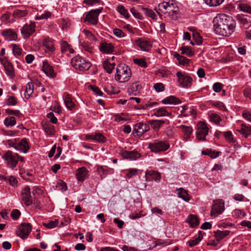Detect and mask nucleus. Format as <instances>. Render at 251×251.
<instances>
[{
	"mask_svg": "<svg viewBox=\"0 0 251 251\" xmlns=\"http://www.w3.org/2000/svg\"><path fill=\"white\" fill-rule=\"evenodd\" d=\"M213 23L215 33L222 36L231 35L236 27V22L232 18L224 14L217 15Z\"/></svg>",
	"mask_w": 251,
	"mask_h": 251,
	"instance_id": "f257e3e1",
	"label": "nucleus"
},
{
	"mask_svg": "<svg viewBox=\"0 0 251 251\" xmlns=\"http://www.w3.org/2000/svg\"><path fill=\"white\" fill-rule=\"evenodd\" d=\"M131 76L130 68L126 65H119L116 68L115 78L120 83L127 82Z\"/></svg>",
	"mask_w": 251,
	"mask_h": 251,
	"instance_id": "f03ea898",
	"label": "nucleus"
},
{
	"mask_svg": "<svg viewBox=\"0 0 251 251\" xmlns=\"http://www.w3.org/2000/svg\"><path fill=\"white\" fill-rule=\"evenodd\" d=\"M158 10L164 14H167L169 16L173 18L176 14L178 7L173 0L163 1L158 4Z\"/></svg>",
	"mask_w": 251,
	"mask_h": 251,
	"instance_id": "7ed1b4c3",
	"label": "nucleus"
},
{
	"mask_svg": "<svg viewBox=\"0 0 251 251\" xmlns=\"http://www.w3.org/2000/svg\"><path fill=\"white\" fill-rule=\"evenodd\" d=\"M71 64L76 70L79 71L88 70L92 66L89 61H86L79 55L72 59Z\"/></svg>",
	"mask_w": 251,
	"mask_h": 251,
	"instance_id": "20e7f679",
	"label": "nucleus"
},
{
	"mask_svg": "<svg viewBox=\"0 0 251 251\" xmlns=\"http://www.w3.org/2000/svg\"><path fill=\"white\" fill-rule=\"evenodd\" d=\"M2 158L5 160L8 167L14 168L18 163L19 155L16 153L8 151L2 156Z\"/></svg>",
	"mask_w": 251,
	"mask_h": 251,
	"instance_id": "39448f33",
	"label": "nucleus"
},
{
	"mask_svg": "<svg viewBox=\"0 0 251 251\" xmlns=\"http://www.w3.org/2000/svg\"><path fill=\"white\" fill-rule=\"evenodd\" d=\"M169 147V144L165 141H155L153 143H150L148 147L152 152H159L167 150Z\"/></svg>",
	"mask_w": 251,
	"mask_h": 251,
	"instance_id": "423d86ee",
	"label": "nucleus"
},
{
	"mask_svg": "<svg viewBox=\"0 0 251 251\" xmlns=\"http://www.w3.org/2000/svg\"><path fill=\"white\" fill-rule=\"evenodd\" d=\"M102 8H98L90 10L87 14L84 22H87L89 24L96 25L98 23V16L101 12Z\"/></svg>",
	"mask_w": 251,
	"mask_h": 251,
	"instance_id": "0eeeda50",
	"label": "nucleus"
},
{
	"mask_svg": "<svg viewBox=\"0 0 251 251\" xmlns=\"http://www.w3.org/2000/svg\"><path fill=\"white\" fill-rule=\"evenodd\" d=\"M196 138L199 141H204L208 134L209 128L206 124L200 122L197 125Z\"/></svg>",
	"mask_w": 251,
	"mask_h": 251,
	"instance_id": "6e6552de",
	"label": "nucleus"
},
{
	"mask_svg": "<svg viewBox=\"0 0 251 251\" xmlns=\"http://www.w3.org/2000/svg\"><path fill=\"white\" fill-rule=\"evenodd\" d=\"M31 225L29 223H22L18 227L17 234L21 238L25 239L28 237L31 231Z\"/></svg>",
	"mask_w": 251,
	"mask_h": 251,
	"instance_id": "1a4fd4ad",
	"label": "nucleus"
},
{
	"mask_svg": "<svg viewBox=\"0 0 251 251\" xmlns=\"http://www.w3.org/2000/svg\"><path fill=\"white\" fill-rule=\"evenodd\" d=\"M42 47L45 52L49 54H51L55 50L53 40L49 37L45 36L43 38L42 42Z\"/></svg>",
	"mask_w": 251,
	"mask_h": 251,
	"instance_id": "9d476101",
	"label": "nucleus"
},
{
	"mask_svg": "<svg viewBox=\"0 0 251 251\" xmlns=\"http://www.w3.org/2000/svg\"><path fill=\"white\" fill-rule=\"evenodd\" d=\"M224 210V202L222 200L214 201L211 210V215L216 217L221 214Z\"/></svg>",
	"mask_w": 251,
	"mask_h": 251,
	"instance_id": "9b49d317",
	"label": "nucleus"
},
{
	"mask_svg": "<svg viewBox=\"0 0 251 251\" xmlns=\"http://www.w3.org/2000/svg\"><path fill=\"white\" fill-rule=\"evenodd\" d=\"M178 81L183 87H189L192 83V78L191 77L187 75L182 73L180 71H178L176 74Z\"/></svg>",
	"mask_w": 251,
	"mask_h": 251,
	"instance_id": "f8f14e48",
	"label": "nucleus"
},
{
	"mask_svg": "<svg viewBox=\"0 0 251 251\" xmlns=\"http://www.w3.org/2000/svg\"><path fill=\"white\" fill-rule=\"evenodd\" d=\"M150 126L146 124L142 123H137L135 125L133 130V134L134 136H141L150 130Z\"/></svg>",
	"mask_w": 251,
	"mask_h": 251,
	"instance_id": "ddd939ff",
	"label": "nucleus"
},
{
	"mask_svg": "<svg viewBox=\"0 0 251 251\" xmlns=\"http://www.w3.org/2000/svg\"><path fill=\"white\" fill-rule=\"evenodd\" d=\"M135 43L143 51H148L152 47L151 41L145 38H138L135 40Z\"/></svg>",
	"mask_w": 251,
	"mask_h": 251,
	"instance_id": "4468645a",
	"label": "nucleus"
},
{
	"mask_svg": "<svg viewBox=\"0 0 251 251\" xmlns=\"http://www.w3.org/2000/svg\"><path fill=\"white\" fill-rule=\"evenodd\" d=\"M34 22H31L29 25L25 24L21 29V32L24 38H29L35 31Z\"/></svg>",
	"mask_w": 251,
	"mask_h": 251,
	"instance_id": "2eb2a0df",
	"label": "nucleus"
},
{
	"mask_svg": "<svg viewBox=\"0 0 251 251\" xmlns=\"http://www.w3.org/2000/svg\"><path fill=\"white\" fill-rule=\"evenodd\" d=\"M31 198L30 189L29 186H25L22 192V199L26 206H30L32 204Z\"/></svg>",
	"mask_w": 251,
	"mask_h": 251,
	"instance_id": "dca6fc26",
	"label": "nucleus"
},
{
	"mask_svg": "<svg viewBox=\"0 0 251 251\" xmlns=\"http://www.w3.org/2000/svg\"><path fill=\"white\" fill-rule=\"evenodd\" d=\"M146 180H154L157 182H160L161 178V176L160 173L154 170H151L146 172Z\"/></svg>",
	"mask_w": 251,
	"mask_h": 251,
	"instance_id": "f3484780",
	"label": "nucleus"
},
{
	"mask_svg": "<svg viewBox=\"0 0 251 251\" xmlns=\"http://www.w3.org/2000/svg\"><path fill=\"white\" fill-rule=\"evenodd\" d=\"M141 89V84L139 82L137 81L132 83L128 88L127 92L130 96H137L139 94Z\"/></svg>",
	"mask_w": 251,
	"mask_h": 251,
	"instance_id": "a211bd4d",
	"label": "nucleus"
},
{
	"mask_svg": "<svg viewBox=\"0 0 251 251\" xmlns=\"http://www.w3.org/2000/svg\"><path fill=\"white\" fill-rule=\"evenodd\" d=\"M121 154L124 158L130 160H136L140 157L141 155L137 151H123Z\"/></svg>",
	"mask_w": 251,
	"mask_h": 251,
	"instance_id": "6ab92c4d",
	"label": "nucleus"
},
{
	"mask_svg": "<svg viewBox=\"0 0 251 251\" xmlns=\"http://www.w3.org/2000/svg\"><path fill=\"white\" fill-rule=\"evenodd\" d=\"M88 171L86 168H79L76 173V176L78 181L83 182L88 176Z\"/></svg>",
	"mask_w": 251,
	"mask_h": 251,
	"instance_id": "aec40b11",
	"label": "nucleus"
},
{
	"mask_svg": "<svg viewBox=\"0 0 251 251\" xmlns=\"http://www.w3.org/2000/svg\"><path fill=\"white\" fill-rule=\"evenodd\" d=\"M14 148L18 151L26 153L29 150V146L25 139H23L18 144H15Z\"/></svg>",
	"mask_w": 251,
	"mask_h": 251,
	"instance_id": "412c9836",
	"label": "nucleus"
},
{
	"mask_svg": "<svg viewBox=\"0 0 251 251\" xmlns=\"http://www.w3.org/2000/svg\"><path fill=\"white\" fill-rule=\"evenodd\" d=\"M114 48L112 44L107 42L101 43L99 47L100 51L105 53L112 52L114 51Z\"/></svg>",
	"mask_w": 251,
	"mask_h": 251,
	"instance_id": "4be33fe9",
	"label": "nucleus"
},
{
	"mask_svg": "<svg viewBox=\"0 0 251 251\" xmlns=\"http://www.w3.org/2000/svg\"><path fill=\"white\" fill-rule=\"evenodd\" d=\"M42 70L47 75L49 76L53 77L55 75L52 67L49 64L47 61H44L43 62Z\"/></svg>",
	"mask_w": 251,
	"mask_h": 251,
	"instance_id": "5701e85b",
	"label": "nucleus"
},
{
	"mask_svg": "<svg viewBox=\"0 0 251 251\" xmlns=\"http://www.w3.org/2000/svg\"><path fill=\"white\" fill-rule=\"evenodd\" d=\"M88 139H92L97 141L99 143H105L106 141V138L101 133H96L94 134H91L86 135Z\"/></svg>",
	"mask_w": 251,
	"mask_h": 251,
	"instance_id": "b1692460",
	"label": "nucleus"
},
{
	"mask_svg": "<svg viewBox=\"0 0 251 251\" xmlns=\"http://www.w3.org/2000/svg\"><path fill=\"white\" fill-rule=\"evenodd\" d=\"M2 35L4 37L6 40L8 41L15 40L17 38V34L11 29L3 31L2 33Z\"/></svg>",
	"mask_w": 251,
	"mask_h": 251,
	"instance_id": "393cba45",
	"label": "nucleus"
},
{
	"mask_svg": "<svg viewBox=\"0 0 251 251\" xmlns=\"http://www.w3.org/2000/svg\"><path fill=\"white\" fill-rule=\"evenodd\" d=\"M181 102L180 100L174 96L168 97L162 100L163 104H177Z\"/></svg>",
	"mask_w": 251,
	"mask_h": 251,
	"instance_id": "a878e982",
	"label": "nucleus"
},
{
	"mask_svg": "<svg viewBox=\"0 0 251 251\" xmlns=\"http://www.w3.org/2000/svg\"><path fill=\"white\" fill-rule=\"evenodd\" d=\"M64 102L67 108L71 110L75 106V103L72 101L71 95L68 93H65L64 95Z\"/></svg>",
	"mask_w": 251,
	"mask_h": 251,
	"instance_id": "bb28decb",
	"label": "nucleus"
},
{
	"mask_svg": "<svg viewBox=\"0 0 251 251\" xmlns=\"http://www.w3.org/2000/svg\"><path fill=\"white\" fill-rule=\"evenodd\" d=\"M186 221L190 224V226L195 227L199 225V221L197 216L194 215H190Z\"/></svg>",
	"mask_w": 251,
	"mask_h": 251,
	"instance_id": "cd10ccee",
	"label": "nucleus"
},
{
	"mask_svg": "<svg viewBox=\"0 0 251 251\" xmlns=\"http://www.w3.org/2000/svg\"><path fill=\"white\" fill-rule=\"evenodd\" d=\"M177 191L178 197L181 198L186 201H188L190 200L189 195L183 188L177 189Z\"/></svg>",
	"mask_w": 251,
	"mask_h": 251,
	"instance_id": "c85d7f7f",
	"label": "nucleus"
},
{
	"mask_svg": "<svg viewBox=\"0 0 251 251\" xmlns=\"http://www.w3.org/2000/svg\"><path fill=\"white\" fill-rule=\"evenodd\" d=\"M149 123L154 129L158 130L161 126L165 123V121L162 120H152L150 121Z\"/></svg>",
	"mask_w": 251,
	"mask_h": 251,
	"instance_id": "c756f323",
	"label": "nucleus"
},
{
	"mask_svg": "<svg viewBox=\"0 0 251 251\" xmlns=\"http://www.w3.org/2000/svg\"><path fill=\"white\" fill-rule=\"evenodd\" d=\"M154 115L156 117L170 116L171 113L166 110V107H162L157 110Z\"/></svg>",
	"mask_w": 251,
	"mask_h": 251,
	"instance_id": "7c9ffc66",
	"label": "nucleus"
},
{
	"mask_svg": "<svg viewBox=\"0 0 251 251\" xmlns=\"http://www.w3.org/2000/svg\"><path fill=\"white\" fill-rule=\"evenodd\" d=\"M33 92V84L32 82H28L25 86V99H28Z\"/></svg>",
	"mask_w": 251,
	"mask_h": 251,
	"instance_id": "2f4dec72",
	"label": "nucleus"
},
{
	"mask_svg": "<svg viewBox=\"0 0 251 251\" xmlns=\"http://www.w3.org/2000/svg\"><path fill=\"white\" fill-rule=\"evenodd\" d=\"M238 8L246 13L251 14V4L245 3H240L238 5Z\"/></svg>",
	"mask_w": 251,
	"mask_h": 251,
	"instance_id": "473e14b6",
	"label": "nucleus"
},
{
	"mask_svg": "<svg viewBox=\"0 0 251 251\" xmlns=\"http://www.w3.org/2000/svg\"><path fill=\"white\" fill-rule=\"evenodd\" d=\"M230 233V231L229 230H217L214 232L215 236L218 241H220L224 237L226 236Z\"/></svg>",
	"mask_w": 251,
	"mask_h": 251,
	"instance_id": "72a5a7b5",
	"label": "nucleus"
},
{
	"mask_svg": "<svg viewBox=\"0 0 251 251\" xmlns=\"http://www.w3.org/2000/svg\"><path fill=\"white\" fill-rule=\"evenodd\" d=\"M27 14L28 11L25 9H16L13 12V16L15 18H21L26 16Z\"/></svg>",
	"mask_w": 251,
	"mask_h": 251,
	"instance_id": "f704fd0d",
	"label": "nucleus"
},
{
	"mask_svg": "<svg viewBox=\"0 0 251 251\" xmlns=\"http://www.w3.org/2000/svg\"><path fill=\"white\" fill-rule=\"evenodd\" d=\"M103 66L104 69L106 72L108 74H111L114 68L115 64L114 63H110L108 61L106 60L104 62Z\"/></svg>",
	"mask_w": 251,
	"mask_h": 251,
	"instance_id": "c9c22d12",
	"label": "nucleus"
},
{
	"mask_svg": "<svg viewBox=\"0 0 251 251\" xmlns=\"http://www.w3.org/2000/svg\"><path fill=\"white\" fill-rule=\"evenodd\" d=\"M181 128L187 138L190 137V135L193 132V128L191 126L182 125Z\"/></svg>",
	"mask_w": 251,
	"mask_h": 251,
	"instance_id": "e433bc0d",
	"label": "nucleus"
},
{
	"mask_svg": "<svg viewBox=\"0 0 251 251\" xmlns=\"http://www.w3.org/2000/svg\"><path fill=\"white\" fill-rule=\"evenodd\" d=\"M220 152V151L208 150L207 151H202V153L203 154L207 155L212 158H215L217 157L219 155Z\"/></svg>",
	"mask_w": 251,
	"mask_h": 251,
	"instance_id": "4c0bfd02",
	"label": "nucleus"
},
{
	"mask_svg": "<svg viewBox=\"0 0 251 251\" xmlns=\"http://www.w3.org/2000/svg\"><path fill=\"white\" fill-rule=\"evenodd\" d=\"M181 53L183 54H186L189 57H191L194 55V52L191 50L190 47L188 46H182L180 48Z\"/></svg>",
	"mask_w": 251,
	"mask_h": 251,
	"instance_id": "58836bf2",
	"label": "nucleus"
},
{
	"mask_svg": "<svg viewBox=\"0 0 251 251\" xmlns=\"http://www.w3.org/2000/svg\"><path fill=\"white\" fill-rule=\"evenodd\" d=\"M204 2L210 6H218L221 5L224 0H204Z\"/></svg>",
	"mask_w": 251,
	"mask_h": 251,
	"instance_id": "ea45409f",
	"label": "nucleus"
},
{
	"mask_svg": "<svg viewBox=\"0 0 251 251\" xmlns=\"http://www.w3.org/2000/svg\"><path fill=\"white\" fill-rule=\"evenodd\" d=\"M239 131L246 138H247L249 135H251V127L242 125V127Z\"/></svg>",
	"mask_w": 251,
	"mask_h": 251,
	"instance_id": "a19ab883",
	"label": "nucleus"
},
{
	"mask_svg": "<svg viewBox=\"0 0 251 251\" xmlns=\"http://www.w3.org/2000/svg\"><path fill=\"white\" fill-rule=\"evenodd\" d=\"M16 123V119L14 117H10L9 118H5L4 121V125L7 126H14V125H15Z\"/></svg>",
	"mask_w": 251,
	"mask_h": 251,
	"instance_id": "79ce46f5",
	"label": "nucleus"
},
{
	"mask_svg": "<svg viewBox=\"0 0 251 251\" xmlns=\"http://www.w3.org/2000/svg\"><path fill=\"white\" fill-rule=\"evenodd\" d=\"M133 62L141 67L146 68L147 67V63L144 58H135L133 59Z\"/></svg>",
	"mask_w": 251,
	"mask_h": 251,
	"instance_id": "37998d69",
	"label": "nucleus"
},
{
	"mask_svg": "<svg viewBox=\"0 0 251 251\" xmlns=\"http://www.w3.org/2000/svg\"><path fill=\"white\" fill-rule=\"evenodd\" d=\"M59 221L58 220H55L54 221H50L47 223H44L43 225L46 227L49 228H53L58 226Z\"/></svg>",
	"mask_w": 251,
	"mask_h": 251,
	"instance_id": "c03bdc74",
	"label": "nucleus"
},
{
	"mask_svg": "<svg viewBox=\"0 0 251 251\" xmlns=\"http://www.w3.org/2000/svg\"><path fill=\"white\" fill-rule=\"evenodd\" d=\"M117 11L122 15H123L125 18H129V14L125 8V7L123 5H119L117 8Z\"/></svg>",
	"mask_w": 251,
	"mask_h": 251,
	"instance_id": "a18cd8bd",
	"label": "nucleus"
},
{
	"mask_svg": "<svg viewBox=\"0 0 251 251\" xmlns=\"http://www.w3.org/2000/svg\"><path fill=\"white\" fill-rule=\"evenodd\" d=\"M201 239L202 236L199 234L198 237H196L195 239L191 240L188 242L189 246L190 247H193L196 246L201 241Z\"/></svg>",
	"mask_w": 251,
	"mask_h": 251,
	"instance_id": "49530a36",
	"label": "nucleus"
},
{
	"mask_svg": "<svg viewBox=\"0 0 251 251\" xmlns=\"http://www.w3.org/2000/svg\"><path fill=\"white\" fill-rule=\"evenodd\" d=\"M44 128L45 131L49 135H52L55 132L54 126L51 125H47Z\"/></svg>",
	"mask_w": 251,
	"mask_h": 251,
	"instance_id": "de8ad7c7",
	"label": "nucleus"
},
{
	"mask_svg": "<svg viewBox=\"0 0 251 251\" xmlns=\"http://www.w3.org/2000/svg\"><path fill=\"white\" fill-rule=\"evenodd\" d=\"M237 19L243 25H247L249 24V21L247 17L245 15H238L237 16Z\"/></svg>",
	"mask_w": 251,
	"mask_h": 251,
	"instance_id": "09e8293b",
	"label": "nucleus"
},
{
	"mask_svg": "<svg viewBox=\"0 0 251 251\" xmlns=\"http://www.w3.org/2000/svg\"><path fill=\"white\" fill-rule=\"evenodd\" d=\"M4 179L6 182H8L11 185L13 186L16 185L18 182L17 179L13 176L4 177Z\"/></svg>",
	"mask_w": 251,
	"mask_h": 251,
	"instance_id": "8fccbe9b",
	"label": "nucleus"
},
{
	"mask_svg": "<svg viewBox=\"0 0 251 251\" xmlns=\"http://www.w3.org/2000/svg\"><path fill=\"white\" fill-rule=\"evenodd\" d=\"M6 103L8 105H15L17 104V100L13 96H8V98L5 100Z\"/></svg>",
	"mask_w": 251,
	"mask_h": 251,
	"instance_id": "3c124183",
	"label": "nucleus"
},
{
	"mask_svg": "<svg viewBox=\"0 0 251 251\" xmlns=\"http://www.w3.org/2000/svg\"><path fill=\"white\" fill-rule=\"evenodd\" d=\"M5 70L6 74L9 76H12L13 75V69L11 64L9 63L5 65Z\"/></svg>",
	"mask_w": 251,
	"mask_h": 251,
	"instance_id": "603ef678",
	"label": "nucleus"
},
{
	"mask_svg": "<svg viewBox=\"0 0 251 251\" xmlns=\"http://www.w3.org/2000/svg\"><path fill=\"white\" fill-rule=\"evenodd\" d=\"M210 118L211 119V121L213 122L214 123L217 124H219L221 121V118L220 116L219 115L215 113H211L210 114Z\"/></svg>",
	"mask_w": 251,
	"mask_h": 251,
	"instance_id": "864d4df0",
	"label": "nucleus"
},
{
	"mask_svg": "<svg viewBox=\"0 0 251 251\" xmlns=\"http://www.w3.org/2000/svg\"><path fill=\"white\" fill-rule=\"evenodd\" d=\"M224 136L225 137V138L228 140L229 142L230 143H234L235 140L234 138L232 137V134L231 132L230 131H227L223 133Z\"/></svg>",
	"mask_w": 251,
	"mask_h": 251,
	"instance_id": "5fc2aeb1",
	"label": "nucleus"
},
{
	"mask_svg": "<svg viewBox=\"0 0 251 251\" xmlns=\"http://www.w3.org/2000/svg\"><path fill=\"white\" fill-rule=\"evenodd\" d=\"M144 9L145 10V13L147 16L150 17L152 19H155L156 18L157 16L153 10L148 8H145Z\"/></svg>",
	"mask_w": 251,
	"mask_h": 251,
	"instance_id": "6e6d98bb",
	"label": "nucleus"
},
{
	"mask_svg": "<svg viewBox=\"0 0 251 251\" xmlns=\"http://www.w3.org/2000/svg\"><path fill=\"white\" fill-rule=\"evenodd\" d=\"M21 215V212L18 209H14L11 212V217L14 220H17Z\"/></svg>",
	"mask_w": 251,
	"mask_h": 251,
	"instance_id": "4d7b16f0",
	"label": "nucleus"
},
{
	"mask_svg": "<svg viewBox=\"0 0 251 251\" xmlns=\"http://www.w3.org/2000/svg\"><path fill=\"white\" fill-rule=\"evenodd\" d=\"M193 38L198 45L202 44V38L200 36L198 33H193Z\"/></svg>",
	"mask_w": 251,
	"mask_h": 251,
	"instance_id": "13d9d810",
	"label": "nucleus"
},
{
	"mask_svg": "<svg viewBox=\"0 0 251 251\" xmlns=\"http://www.w3.org/2000/svg\"><path fill=\"white\" fill-rule=\"evenodd\" d=\"M113 34L117 37L121 38L125 36V33L120 29L115 28L113 30Z\"/></svg>",
	"mask_w": 251,
	"mask_h": 251,
	"instance_id": "bf43d9fd",
	"label": "nucleus"
},
{
	"mask_svg": "<svg viewBox=\"0 0 251 251\" xmlns=\"http://www.w3.org/2000/svg\"><path fill=\"white\" fill-rule=\"evenodd\" d=\"M154 88L157 92H162L164 90V86L162 83H155L154 85Z\"/></svg>",
	"mask_w": 251,
	"mask_h": 251,
	"instance_id": "052dcab7",
	"label": "nucleus"
},
{
	"mask_svg": "<svg viewBox=\"0 0 251 251\" xmlns=\"http://www.w3.org/2000/svg\"><path fill=\"white\" fill-rule=\"evenodd\" d=\"M69 45L66 41H62L61 43V50L62 52H66L69 49Z\"/></svg>",
	"mask_w": 251,
	"mask_h": 251,
	"instance_id": "680f3d73",
	"label": "nucleus"
},
{
	"mask_svg": "<svg viewBox=\"0 0 251 251\" xmlns=\"http://www.w3.org/2000/svg\"><path fill=\"white\" fill-rule=\"evenodd\" d=\"M222 89V84L219 82L215 83L213 85V90L217 92H220Z\"/></svg>",
	"mask_w": 251,
	"mask_h": 251,
	"instance_id": "e2e57ef3",
	"label": "nucleus"
},
{
	"mask_svg": "<svg viewBox=\"0 0 251 251\" xmlns=\"http://www.w3.org/2000/svg\"><path fill=\"white\" fill-rule=\"evenodd\" d=\"M48 118L50 119V121L52 124H56L57 122V118L54 116L52 112L49 113L47 115Z\"/></svg>",
	"mask_w": 251,
	"mask_h": 251,
	"instance_id": "0e129e2a",
	"label": "nucleus"
},
{
	"mask_svg": "<svg viewBox=\"0 0 251 251\" xmlns=\"http://www.w3.org/2000/svg\"><path fill=\"white\" fill-rule=\"evenodd\" d=\"M13 52L15 55H20L22 53V50L16 45H13Z\"/></svg>",
	"mask_w": 251,
	"mask_h": 251,
	"instance_id": "69168bd1",
	"label": "nucleus"
},
{
	"mask_svg": "<svg viewBox=\"0 0 251 251\" xmlns=\"http://www.w3.org/2000/svg\"><path fill=\"white\" fill-rule=\"evenodd\" d=\"M190 61L191 60L190 59H187L183 56L180 57V58H179L178 60L179 63L182 65H187L190 63Z\"/></svg>",
	"mask_w": 251,
	"mask_h": 251,
	"instance_id": "338daca9",
	"label": "nucleus"
},
{
	"mask_svg": "<svg viewBox=\"0 0 251 251\" xmlns=\"http://www.w3.org/2000/svg\"><path fill=\"white\" fill-rule=\"evenodd\" d=\"M244 96L246 98H249L251 100V88H246L243 91Z\"/></svg>",
	"mask_w": 251,
	"mask_h": 251,
	"instance_id": "774afa93",
	"label": "nucleus"
}]
</instances>
